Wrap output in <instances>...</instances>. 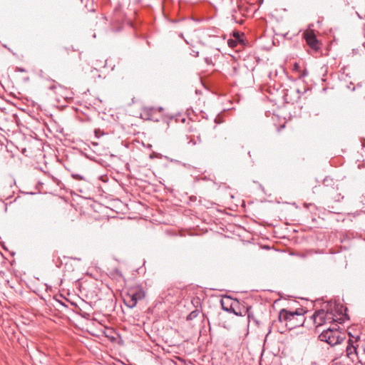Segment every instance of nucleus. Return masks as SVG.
Masks as SVG:
<instances>
[{"instance_id": "obj_12", "label": "nucleus", "mask_w": 365, "mask_h": 365, "mask_svg": "<svg viewBox=\"0 0 365 365\" xmlns=\"http://www.w3.org/2000/svg\"><path fill=\"white\" fill-rule=\"evenodd\" d=\"M49 88H50V89H51V90H53V89H54V90H57V91H61V90H62L61 86H56V85H53V86H50V87H49Z\"/></svg>"}, {"instance_id": "obj_23", "label": "nucleus", "mask_w": 365, "mask_h": 365, "mask_svg": "<svg viewBox=\"0 0 365 365\" xmlns=\"http://www.w3.org/2000/svg\"><path fill=\"white\" fill-rule=\"evenodd\" d=\"M340 363H336L334 365H339Z\"/></svg>"}, {"instance_id": "obj_10", "label": "nucleus", "mask_w": 365, "mask_h": 365, "mask_svg": "<svg viewBox=\"0 0 365 365\" xmlns=\"http://www.w3.org/2000/svg\"><path fill=\"white\" fill-rule=\"evenodd\" d=\"M225 311L230 313H234L237 316L241 315V314H239L237 312H235L232 306H230L229 308H226Z\"/></svg>"}, {"instance_id": "obj_11", "label": "nucleus", "mask_w": 365, "mask_h": 365, "mask_svg": "<svg viewBox=\"0 0 365 365\" xmlns=\"http://www.w3.org/2000/svg\"><path fill=\"white\" fill-rule=\"evenodd\" d=\"M233 36L235 37V39H236L239 42H242V40L240 39V34L239 32H235L233 34Z\"/></svg>"}, {"instance_id": "obj_14", "label": "nucleus", "mask_w": 365, "mask_h": 365, "mask_svg": "<svg viewBox=\"0 0 365 365\" xmlns=\"http://www.w3.org/2000/svg\"><path fill=\"white\" fill-rule=\"evenodd\" d=\"M72 177L76 180H83V177L78 174H73Z\"/></svg>"}, {"instance_id": "obj_16", "label": "nucleus", "mask_w": 365, "mask_h": 365, "mask_svg": "<svg viewBox=\"0 0 365 365\" xmlns=\"http://www.w3.org/2000/svg\"><path fill=\"white\" fill-rule=\"evenodd\" d=\"M361 348H362L364 354H365V341L362 343Z\"/></svg>"}, {"instance_id": "obj_8", "label": "nucleus", "mask_w": 365, "mask_h": 365, "mask_svg": "<svg viewBox=\"0 0 365 365\" xmlns=\"http://www.w3.org/2000/svg\"><path fill=\"white\" fill-rule=\"evenodd\" d=\"M199 314L198 310L192 311L189 314V315L187 317V320H192L193 319L196 318Z\"/></svg>"}, {"instance_id": "obj_2", "label": "nucleus", "mask_w": 365, "mask_h": 365, "mask_svg": "<svg viewBox=\"0 0 365 365\" xmlns=\"http://www.w3.org/2000/svg\"><path fill=\"white\" fill-rule=\"evenodd\" d=\"M319 339L333 346L342 343L346 339V334L340 331L339 327L335 324L332 328L329 327L324 330L319 335Z\"/></svg>"}, {"instance_id": "obj_21", "label": "nucleus", "mask_w": 365, "mask_h": 365, "mask_svg": "<svg viewBox=\"0 0 365 365\" xmlns=\"http://www.w3.org/2000/svg\"><path fill=\"white\" fill-rule=\"evenodd\" d=\"M307 71H304L303 74L302 75V76H307Z\"/></svg>"}, {"instance_id": "obj_4", "label": "nucleus", "mask_w": 365, "mask_h": 365, "mask_svg": "<svg viewBox=\"0 0 365 365\" xmlns=\"http://www.w3.org/2000/svg\"><path fill=\"white\" fill-rule=\"evenodd\" d=\"M332 316V313H329L328 312H326L324 309H319L313 314L312 319L314 324L316 325V327L317 328L325 324L328 319H332L337 322L338 319H334Z\"/></svg>"}, {"instance_id": "obj_17", "label": "nucleus", "mask_w": 365, "mask_h": 365, "mask_svg": "<svg viewBox=\"0 0 365 365\" xmlns=\"http://www.w3.org/2000/svg\"><path fill=\"white\" fill-rule=\"evenodd\" d=\"M232 19H233L235 22H237V23L242 24V21H237V19H236V18H235V16L234 15H232Z\"/></svg>"}, {"instance_id": "obj_19", "label": "nucleus", "mask_w": 365, "mask_h": 365, "mask_svg": "<svg viewBox=\"0 0 365 365\" xmlns=\"http://www.w3.org/2000/svg\"><path fill=\"white\" fill-rule=\"evenodd\" d=\"M205 61H206V62H207V64L211 63V61H210L208 58H205Z\"/></svg>"}, {"instance_id": "obj_22", "label": "nucleus", "mask_w": 365, "mask_h": 365, "mask_svg": "<svg viewBox=\"0 0 365 365\" xmlns=\"http://www.w3.org/2000/svg\"><path fill=\"white\" fill-rule=\"evenodd\" d=\"M24 194H33V192H24Z\"/></svg>"}, {"instance_id": "obj_13", "label": "nucleus", "mask_w": 365, "mask_h": 365, "mask_svg": "<svg viewBox=\"0 0 365 365\" xmlns=\"http://www.w3.org/2000/svg\"><path fill=\"white\" fill-rule=\"evenodd\" d=\"M249 310H250V308L247 309V312H249ZM252 319L254 320V322L258 324L259 322L257 320L255 319L253 316H252L250 313H248V319H249V322H250V319Z\"/></svg>"}, {"instance_id": "obj_20", "label": "nucleus", "mask_w": 365, "mask_h": 365, "mask_svg": "<svg viewBox=\"0 0 365 365\" xmlns=\"http://www.w3.org/2000/svg\"><path fill=\"white\" fill-rule=\"evenodd\" d=\"M197 140H198V142H199V143H201V142H202V139H201L200 135H198V136H197Z\"/></svg>"}, {"instance_id": "obj_1", "label": "nucleus", "mask_w": 365, "mask_h": 365, "mask_svg": "<svg viewBox=\"0 0 365 365\" xmlns=\"http://www.w3.org/2000/svg\"><path fill=\"white\" fill-rule=\"evenodd\" d=\"M279 321L284 323L290 330L301 327L305 322L303 309H299L294 312H290L282 309L279 313Z\"/></svg>"}, {"instance_id": "obj_6", "label": "nucleus", "mask_w": 365, "mask_h": 365, "mask_svg": "<svg viewBox=\"0 0 365 365\" xmlns=\"http://www.w3.org/2000/svg\"><path fill=\"white\" fill-rule=\"evenodd\" d=\"M304 38L306 39L307 44L309 46V47L312 49H313L316 51L319 49V41L312 31H306L304 34Z\"/></svg>"}, {"instance_id": "obj_9", "label": "nucleus", "mask_w": 365, "mask_h": 365, "mask_svg": "<svg viewBox=\"0 0 365 365\" xmlns=\"http://www.w3.org/2000/svg\"><path fill=\"white\" fill-rule=\"evenodd\" d=\"M238 43L240 42L237 41L236 39H229L227 41V44L231 48H235V46H237Z\"/></svg>"}, {"instance_id": "obj_3", "label": "nucleus", "mask_w": 365, "mask_h": 365, "mask_svg": "<svg viewBox=\"0 0 365 365\" xmlns=\"http://www.w3.org/2000/svg\"><path fill=\"white\" fill-rule=\"evenodd\" d=\"M145 297V292L140 286L130 287L123 296L125 304L132 309L134 308L138 302L143 299Z\"/></svg>"}, {"instance_id": "obj_7", "label": "nucleus", "mask_w": 365, "mask_h": 365, "mask_svg": "<svg viewBox=\"0 0 365 365\" xmlns=\"http://www.w3.org/2000/svg\"><path fill=\"white\" fill-rule=\"evenodd\" d=\"M156 109L154 108L145 107L143 110L141 115H145L146 118L149 119L153 113L155 112Z\"/></svg>"}, {"instance_id": "obj_15", "label": "nucleus", "mask_w": 365, "mask_h": 365, "mask_svg": "<svg viewBox=\"0 0 365 365\" xmlns=\"http://www.w3.org/2000/svg\"><path fill=\"white\" fill-rule=\"evenodd\" d=\"M225 302H224L223 300H221V305H222V309L225 311V309H226V308H228V307H227V306H225Z\"/></svg>"}, {"instance_id": "obj_5", "label": "nucleus", "mask_w": 365, "mask_h": 365, "mask_svg": "<svg viewBox=\"0 0 365 365\" xmlns=\"http://www.w3.org/2000/svg\"><path fill=\"white\" fill-rule=\"evenodd\" d=\"M356 341H357V339H356L355 341L349 339V342H348V345L346 346V356L348 358H349L351 360H352L353 361L356 359H359V351H358L359 344H356V345L354 344V343H356Z\"/></svg>"}, {"instance_id": "obj_18", "label": "nucleus", "mask_w": 365, "mask_h": 365, "mask_svg": "<svg viewBox=\"0 0 365 365\" xmlns=\"http://www.w3.org/2000/svg\"><path fill=\"white\" fill-rule=\"evenodd\" d=\"M188 143H189V144L195 145V144H196V142L191 139V140H190L188 141Z\"/></svg>"}]
</instances>
